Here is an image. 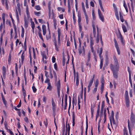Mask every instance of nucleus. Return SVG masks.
Returning <instances> with one entry per match:
<instances>
[{"label":"nucleus","mask_w":135,"mask_h":135,"mask_svg":"<svg viewBox=\"0 0 135 135\" xmlns=\"http://www.w3.org/2000/svg\"><path fill=\"white\" fill-rule=\"evenodd\" d=\"M92 15L93 19L94 20H95V14L94 11H93L92 12Z\"/></svg>","instance_id":"052dcab7"},{"label":"nucleus","mask_w":135,"mask_h":135,"mask_svg":"<svg viewBox=\"0 0 135 135\" xmlns=\"http://www.w3.org/2000/svg\"><path fill=\"white\" fill-rule=\"evenodd\" d=\"M48 8L49 9V18H50V17L52 15V16H54V14L53 12H52V13H51V6H48Z\"/></svg>","instance_id":"a211bd4d"},{"label":"nucleus","mask_w":135,"mask_h":135,"mask_svg":"<svg viewBox=\"0 0 135 135\" xmlns=\"http://www.w3.org/2000/svg\"><path fill=\"white\" fill-rule=\"evenodd\" d=\"M106 111V109H104V123H105L106 121V114L105 113V112Z\"/></svg>","instance_id":"de8ad7c7"},{"label":"nucleus","mask_w":135,"mask_h":135,"mask_svg":"<svg viewBox=\"0 0 135 135\" xmlns=\"http://www.w3.org/2000/svg\"><path fill=\"white\" fill-rule=\"evenodd\" d=\"M42 56V60L43 61H44V59H46L47 58L46 54L44 53L43 54H41Z\"/></svg>","instance_id":"a18cd8bd"},{"label":"nucleus","mask_w":135,"mask_h":135,"mask_svg":"<svg viewBox=\"0 0 135 135\" xmlns=\"http://www.w3.org/2000/svg\"><path fill=\"white\" fill-rule=\"evenodd\" d=\"M68 1V11H70L71 7H70V1Z\"/></svg>","instance_id":"bf43d9fd"},{"label":"nucleus","mask_w":135,"mask_h":135,"mask_svg":"<svg viewBox=\"0 0 135 135\" xmlns=\"http://www.w3.org/2000/svg\"><path fill=\"white\" fill-rule=\"evenodd\" d=\"M119 36H120V40L121 42L122 43V45H124V43L123 38L121 34V33L120 32L119 33Z\"/></svg>","instance_id":"a878e982"},{"label":"nucleus","mask_w":135,"mask_h":135,"mask_svg":"<svg viewBox=\"0 0 135 135\" xmlns=\"http://www.w3.org/2000/svg\"><path fill=\"white\" fill-rule=\"evenodd\" d=\"M109 119L110 121V124L111 125H112V122L113 121H114V117H109Z\"/></svg>","instance_id":"49530a36"},{"label":"nucleus","mask_w":135,"mask_h":135,"mask_svg":"<svg viewBox=\"0 0 135 135\" xmlns=\"http://www.w3.org/2000/svg\"><path fill=\"white\" fill-rule=\"evenodd\" d=\"M116 48L117 50L118 54V55H120V51L119 47Z\"/></svg>","instance_id":"0e129e2a"},{"label":"nucleus","mask_w":135,"mask_h":135,"mask_svg":"<svg viewBox=\"0 0 135 135\" xmlns=\"http://www.w3.org/2000/svg\"><path fill=\"white\" fill-rule=\"evenodd\" d=\"M48 31L49 34L46 36V39L47 40H48L51 38V33L50 29H49V30H48Z\"/></svg>","instance_id":"5701e85b"},{"label":"nucleus","mask_w":135,"mask_h":135,"mask_svg":"<svg viewBox=\"0 0 135 135\" xmlns=\"http://www.w3.org/2000/svg\"><path fill=\"white\" fill-rule=\"evenodd\" d=\"M118 71H113L112 72L113 74V76L116 79H117L118 78Z\"/></svg>","instance_id":"412c9836"},{"label":"nucleus","mask_w":135,"mask_h":135,"mask_svg":"<svg viewBox=\"0 0 135 135\" xmlns=\"http://www.w3.org/2000/svg\"><path fill=\"white\" fill-rule=\"evenodd\" d=\"M19 1H16V2L17 3V9L18 10V12H19V15H21V9L20 8V3L18 2Z\"/></svg>","instance_id":"dca6fc26"},{"label":"nucleus","mask_w":135,"mask_h":135,"mask_svg":"<svg viewBox=\"0 0 135 135\" xmlns=\"http://www.w3.org/2000/svg\"><path fill=\"white\" fill-rule=\"evenodd\" d=\"M51 104L52 106V109L53 113H54L56 110V105L54 102V99L52 98L51 99Z\"/></svg>","instance_id":"0eeeda50"},{"label":"nucleus","mask_w":135,"mask_h":135,"mask_svg":"<svg viewBox=\"0 0 135 135\" xmlns=\"http://www.w3.org/2000/svg\"><path fill=\"white\" fill-rule=\"evenodd\" d=\"M124 3H123V6L124 7L126 11L127 12H128V9L127 7V5L126 4L125 2V1H124Z\"/></svg>","instance_id":"c03bdc74"},{"label":"nucleus","mask_w":135,"mask_h":135,"mask_svg":"<svg viewBox=\"0 0 135 135\" xmlns=\"http://www.w3.org/2000/svg\"><path fill=\"white\" fill-rule=\"evenodd\" d=\"M97 29V36L95 39V41L97 43H98L99 41V37L100 38V33L101 32L100 29L99 30L98 26L97 25L96 26Z\"/></svg>","instance_id":"20e7f679"},{"label":"nucleus","mask_w":135,"mask_h":135,"mask_svg":"<svg viewBox=\"0 0 135 135\" xmlns=\"http://www.w3.org/2000/svg\"><path fill=\"white\" fill-rule=\"evenodd\" d=\"M99 84V81L97 79L96 81L95 82V87L97 88Z\"/></svg>","instance_id":"09e8293b"},{"label":"nucleus","mask_w":135,"mask_h":135,"mask_svg":"<svg viewBox=\"0 0 135 135\" xmlns=\"http://www.w3.org/2000/svg\"><path fill=\"white\" fill-rule=\"evenodd\" d=\"M94 43V40L93 38L91 37L90 40V46H93Z\"/></svg>","instance_id":"2f4dec72"},{"label":"nucleus","mask_w":135,"mask_h":135,"mask_svg":"<svg viewBox=\"0 0 135 135\" xmlns=\"http://www.w3.org/2000/svg\"><path fill=\"white\" fill-rule=\"evenodd\" d=\"M8 62L9 63H10L11 61V53L10 52L8 58Z\"/></svg>","instance_id":"4d7b16f0"},{"label":"nucleus","mask_w":135,"mask_h":135,"mask_svg":"<svg viewBox=\"0 0 135 135\" xmlns=\"http://www.w3.org/2000/svg\"><path fill=\"white\" fill-rule=\"evenodd\" d=\"M52 88V87L51 85V84H47V89L49 90V91H51Z\"/></svg>","instance_id":"cd10ccee"},{"label":"nucleus","mask_w":135,"mask_h":135,"mask_svg":"<svg viewBox=\"0 0 135 135\" xmlns=\"http://www.w3.org/2000/svg\"><path fill=\"white\" fill-rule=\"evenodd\" d=\"M44 82L45 83H47V84H50V80L48 78H46V80H45Z\"/></svg>","instance_id":"ea45409f"},{"label":"nucleus","mask_w":135,"mask_h":135,"mask_svg":"<svg viewBox=\"0 0 135 135\" xmlns=\"http://www.w3.org/2000/svg\"><path fill=\"white\" fill-rule=\"evenodd\" d=\"M58 32L57 41H56V38H55L53 40V42L55 46V48L56 51H59V48L61 45V41L60 40V36L61 35V29L58 28L57 30Z\"/></svg>","instance_id":"f257e3e1"},{"label":"nucleus","mask_w":135,"mask_h":135,"mask_svg":"<svg viewBox=\"0 0 135 135\" xmlns=\"http://www.w3.org/2000/svg\"><path fill=\"white\" fill-rule=\"evenodd\" d=\"M43 34L44 36L45 35L46 33V27L45 25H43L42 26Z\"/></svg>","instance_id":"f3484780"},{"label":"nucleus","mask_w":135,"mask_h":135,"mask_svg":"<svg viewBox=\"0 0 135 135\" xmlns=\"http://www.w3.org/2000/svg\"><path fill=\"white\" fill-rule=\"evenodd\" d=\"M53 72L54 77L55 79V80L56 81L57 80V77L56 75V73L54 70H53Z\"/></svg>","instance_id":"79ce46f5"},{"label":"nucleus","mask_w":135,"mask_h":135,"mask_svg":"<svg viewBox=\"0 0 135 135\" xmlns=\"http://www.w3.org/2000/svg\"><path fill=\"white\" fill-rule=\"evenodd\" d=\"M13 28L14 30L15 33H17V28L15 25L13 26Z\"/></svg>","instance_id":"e2e57ef3"},{"label":"nucleus","mask_w":135,"mask_h":135,"mask_svg":"<svg viewBox=\"0 0 135 135\" xmlns=\"http://www.w3.org/2000/svg\"><path fill=\"white\" fill-rule=\"evenodd\" d=\"M122 27L124 32H127V30L126 28L123 24H122Z\"/></svg>","instance_id":"72a5a7b5"},{"label":"nucleus","mask_w":135,"mask_h":135,"mask_svg":"<svg viewBox=\"0 0 135 135\" xmlns=\"http://www.w3.org/2000/svg\"><path fill=\"white\" fill-rule=\"evenodd\" d=\"M79 55H80L82 53V56H84L85 55V49L84 46L81 47H79L78 49Z\"/></svg>","instance_id":"423d86ee"},{"label":"nucleus","mask_w":135,"mask_h":135,"mask_svg":"<svg viewBox=\"0 0 135 135\" xmlns=\"http://www.w3.org/2000/svg\"><path fill=\"white\" fill-rule=\"evenodd\" d=\"M92 25L93 29V33L94 37H95L96 35V28L94 21L92 22Z\"/></svg>","instance_id":"9b49d317"},{"label":"nucleus","mask_w":135,"mask_h":135,"mask_svg":"<svg viewBox=\"0 0 135 135\" xmlns=\"http://www.w3.org/2000/svg\"><path fill=\"white\" fill-rule=\"evenodd\" d=\"M79 26V31L80 32H81L82 30V27L81 24H78Z\"/></svg>","instance_id":"603ef678"},{"label":"nucleus","mask_w":135,"mask_h":135,"mask_svg":"<svg viewBox=\"0 0 135 135\" xmlns=\"http://www.w3.org/2000/svg\"><path fill=\"white\" fill-rule=\"evenodd\" d=\"M107 95H108V92L107 91L106 92L105 94V97L106 99L107 102V103L108 104H109V99L107 96Z\"/></svg>","instance_id":"f704fd0d"},{"label":"nucleus","mask_w":135,"mask_h":135,"mask_svg":"<svg viewBox=\"0 0 135 135\" xmlns=\"http://www.w3.org/2000/svg\"><path fill=\"white\" fill-rule=\"evenodd\" d=\"M21 36L22 38H23L24 36L25 30L24 29L22 26H21Z\"/></svg>","instance_id":"b1692460"},{"label":"nucleus","mask_w":135,"mask_h":135,"mask_svg":"<svg viewBox=\"0 0 135 135\" xmlns=\"http://www.w3.org/2000/svg\"><path fill=\"white\" fill-rule=\"evenodd\" d=\"M34 13L35 15L37 16H40V15L41 14V13L40 12H36V11H34Z\"/></svg>","instance_id":"a19ab883"},{"label":"nucleus","mask_w":135,"mask_h":135,"mask_svg":"<svg viewBox=\"0 0 135 135\" xmlns=\"http://www.w3.org/2000/svg\"><path fill=\"white\" fill-rule=\"evenodd\" d=\"M38 34L39 37L42 40V42H44V40L42 36V35L41 33H40V32H38Z\"/></svg>","instance_id":"4c0bfd02"},{"label":"nucleus","mask_w":135,"mask_h":135,"mask_svg":"<svg viewBox=\"0 0 135 135\" xmlns=\"http://www.w3.org/2000/svg\"><path fill=\"white\" fill-rule=\"evenodd\" d=\"M115 65H114L112 64H111L110 65V68L112 72L114 71H118L119 70V64H114Z\"/></svg>","instance_id":"7ed1b4c3"},{"label":"nucleus","mask_w":135,"mask_h":135,"mask_svg":"<svg viewBox=\"0 0 135 135\" xmlns=\"http://www.w3.org/2000/svg\"><path fill=\"white\" fill-rule=\"evenodd\" d=\"M98 14L99 19L102 21V22H104V19L102 13L101 11L99 9H98Z\"/></svg>","instance_id":"1a4fd4ad"},{"label":"nucleus","mask_w":135,"mask_h":135,"mask_svg":"<svg viewBox=\"0 0 135 135\" xmlns=\"http://www.w3.org/2000/svg\"><path fill=\"white\" fill-rule=\"evenodd\" d=\"M3 102L5 105H6L7 104V102L6 101L5 98L2 99Z\"/></svg>","instance_id":"69168bd1"},{"label":"nucleus","mask_w":135,"mask_h":135,"mask_svg":"<svg viewBox=\"0 0 135 135\" xmlns=\"http://www.w3.org/2000/svg\"><path fill=\"white\" fill-rule=\"evenodd\" d=\"M35 8L38 11L41 9V8L39 5L36 6Z\"/></svg>","instance_id":"6e6d98bb"},{"label":"nucleus","mask_w":135,"mask_h":135,"mask_svg":"<svg viewBox=\"0 0 135 135\" xmlns=\"http://www.w3.org/2000/svg\"><path fill=\"white\" fill-rule=\"evenodd\" d=\"M124 98L126 107L128 108L129 106L130 100L127 90H126L124 94Z\"/></svg>","instance_id":"f03ea898"},{"label":"nucleus","mask_w":135,"mask_h":135,"mask_svg":"<svg viewBox=\"0 0 135 135\" xmlns=\"http://www.w3.org/2000/svg\"><path fill=\"white\" fill-rule=\"evenodd\" d=\"M2 18L3 20V23H2V24L3 25H5V14L4 13H3L2 14Z\"/></svg>","instance_id":"393cba45"},{"label":"nucleus","mask_w":135,"mask_h":135,"mask_svg":"<svg viewBox=\"0 0 135 135\" xmlns=\"http://www.w3.org/2000/svg\"><path fill=\"white\" fill-rule=\"evenodd\" d=\"M100 82L101 83L100 87V90L101 93H102L104 90V79L103 77L101 79Z\"/></svg>","instance_id":"6e6552de"},{"label":"nucleus","mask_w":135,"mask_h":135,"mask_svg":"<svg viewBox=\"0 0 135 135\" xmlns=\"http://www.w3.org/2000/svg\"><path fill=\"white\" fill-rule=\"evenodd\" d=\"M72 115L73 126H74L75 125V114L74 112L73 113Z\"/></svg>","instance_id":"aec40b11"},{"label":"nucleus","mask_w":135,"mask_h":135,"mask_svg":"<svg viewBox=\"0 0 135 135\" xmlns=\"http://www.w3.org/2000/svg\"><path fill=\"white\" fill-rule=\"evenodd\" d=\"M91 53L90 51H89L88 52L87 55V59L85 61V64L86 66H88L90 64V61L91 59Z\"/></svg>","instance_id":"39448f33"},{"label":"nucleus","mask_w":135,"mask_h":135,"mask_svg":"<svg viewBox=\"0 0 135 135\" xmlns=\"http://www.w3.org/2000/svg\"><path fill=\"white\" fill-rule=\"evenodd\" d=\"M100 68L102 69L103 66V58L100 59Z\"/></svg>","instance_id":"58836bf2"},{"label":"nucleus","mask_w":135,"mask_h":135,"mask_svg":"<svg viewBox=\"0 0 135 135\" xmlns=\"http://www.w3.org/2000/svg\"><path fill=\"white\" fill-rule=\"evenodd\" d=\"M24 51L22 52L21 56V61L23 62L24 60L25 55H24Z\"/></svg>","instance_id":"7c9ffc66"},{"label":"nucleus","mask_w":135,"mask_h":135,"mask_svg":"<svg viewBox=\"0 0 135 135\" xmlns=\"http://www.w3.org/2000/svg\"><path fill=\"white\" fill-rule=\"evenodd\" d=\"M26 12L27 17L28 18L30 17V13H29V10H28V9L27 7L26 8Z\"/></svg>","instance_id":"37998d69"},{"label":"nucleus","mask_w":135,"mask_h":135,"mask_svg":"<svg viewBox=\"0 0 135 135\" xmlns=\"http://www.w3.org/2000/svg\"><path fill=\"white\" fill-rule=\"evenodd\" d=\"M8 3H9L8 1H2V3L3 5H5L6 8L7 9H8Z\"/></svg>","instance_id":"f8f14e48"},{"label":"nucleus","mask_w":135,"mask_h":135,"mask_svg":"<svg viewBox=\"0 0 135 135\" xmlns=\"http://www.w3.org/2000/svg\"><path fill=\"white\" fill-rule=\"evenodd\" d=\"M86 128L85 131V135H87V131L88 128V122L87 117H86Z\"/></svg>","instance_id":"4be33fe9"},{"label":"nucleus","mask_w":135,"mask_h":135,"mask_svg":"<svg viewBox=\"0 0 135 135\" xmlns=\"http://www.w3.org/2000/svg\"><path fill=\"white\" fill-rule=\"evenodd\" d=\"M39 22L41 23H44V21L42 19H38Z\"/></svg>","instance_id":"774afa93"},{"label":"nucleus","mask_w":135,"mask_h":135,"mask_svg":"<svg viewBox=\"0 0 135 135\" xmlns=\"http://www.w3.org/2000/svg\"><path fill=\"white\" fill-rule=\"evenodd\" d=\"M93 81L90 80L89 82L88 85V92H89L90 90V87L92 86L93 83Z\"/></svg>","instance_id":"ddd939ff"},{"label":"nucleus","mask_w":135,"mask_h":135,"mask_svg":"<svg viewBox=\"0 0 135 135\" xmlns=\"http://www.w3.org/2000/svg\"><path fill=\"white\" fill-rule=\"evenodd\" d=\"M76 85L78 86L79 84V76L78 75H77L76 77Z\"/></svg>","instance_id":"c756f323"},{"label":"nucleus","mask_w":135,"mask_h":135,"mask_svg":"<svg viewBox=\"0 0 135 135\" xmlns=\"http://www.w3.org/2000/svg\"><path fill=\"white\" fill-rule=\"evenodd\" d=\"M32 88L33 90V92L35 93L37 91V89L36 88L35 86H33L32 87Z\"/></svg>","instance_id":"5fc2aeb1"},{"label":"nucleus","mask_w":135,"mask_h":135,"mask_svg":"<svg viewBox=\"0 0 135 135\" xmlns=\"http://www.w3.org/2000/svg\"><path fill=\"white\" fill-rule=\"evenodd\" d=\"M5 25H3L2 24V22L1 23L0 26V31L1 32H2L3 30L5 29Z\"/></svg>","instance_id":"bb28decb"},{"label":"nucleus","mask_w":135,"mask_h":135,"mask_svg":"<svg viewBox=\"0 0 135 135\" xmlns=\"http://www.w3.org/2000/svg\"><path fill=\"white\" fill-rule=\"evenodd\" d=\"M103 49L102 47L100 48L99 50L97 51V53H99V56L100 59L103 58V56H102V54L103 52Z\"/></svg>","instance_id":"4468645a"},{"label":"nucleus","mask_w":135,"mask_h":135,"mask_svg":"<svg viewBox=\"0 0 135 135\" xmlns=\"http://www.w3.org/2000/svg\"><path fill=\"white\" fill-rule=\"evenodd\" d=\"M114 45L115 48H117L118 47H119L118 44V42L116 40L115 38H114Z\"/></svg>","instance_id":"c9c22d12"},{"label":"nucleus","mask_w":135,"mask_h":135,"mask_svg":"<svg viewBox=\"0 0 135 135\" xmlns=\"http://www.w3.org/2000/svg\"><path fill=\"white\" fill-rule=\"evenodd\" d=\"M78 24H81V14L80 12H78Z\"/></svg>","instance_id":"6ab92c4d"},{"label":"nucleus","mask_w":135,"mask_h":135,"mask_svg":"<svg viewBox=\"0 0 135 135\" xmlns=\"http://www.w3.org/2000/svg\"><path fill=\"white\" fill-rule=\"evenodd\" d=\"M46 98L45 96H44L42 98V100L44 102H45V103L46 101Z\"/></svg>","instance_id":"338daca9"},{"label":"nucleus","mask_w":135,"mask_h":135,"mask_svg":"<svg viewBox=\"0 0 135 135\" xmlns=\"http://www.w3.org/2000/svg\"><path fill=\"white\" fill-rule=\"evenodd\" d=\"M2 73L3 78H5L6 75V68L4 66H3L2 67Z\"/></svg>","instance_id":"9d476101"},{"label":"nucleus","mask_w":135,"mask_h":135,"mask_svg":"<svg viewBox=\"0 0 135 135\" xmlns=\"http://www.w3.org/2000/svg\"><path fill=\"white\" fill-rule=\"evenodd\" d=\"M24 26L25 28H26L28 27V22L27 20L25 18H24Z\"/></svg>","instance_id":"473e14b6"},{"label":"nucleus","mask_w":135,"mask_h":135,"mask_svg":"<svg viewBox=\"0 0 135 135\" xmlns=\"http://www.w3.org/2000/svg\"><path fill=\"white\" fill-rule=\"evenodd\" d=\"M49 74L50 76V78L52 79L53 78V76L52 73V70L51 69L50 71Z\"/></svg>","instance_id":"13d9d810"},{"label":"nucleus","mask_w":135,"mask_h":135,"mask_svg":"<svg viewBox=\"0 0 135 135\" xmlns=\"http://www.w3.org/2000/svg\"><path fill=\"white\" fill-rule=\"evenodd\" d=\"M127 70L129 73V81L130 83H131L132 82L131 77V71L130 70L129 67L128 66L127 67Z\"/></svg>","instance_id":"2eb2a0df"},{"label":"nucleus","mask_w":135,"mask_h":135,"mask_svg":"<svg viewBox=\"0 0 135 135\" xmlns=\"http://www.w3.org/2000/svg\"><path fill=\"white\" fill-rule=\"evenodd\" d=\"M91 52L93 53V54H95V52L94 50L93 46H90Z\"/></svg>","instance_id":"8fccbe9b"},{"label":"nucleus","mask_w":135,"mask_h":135,"mask_svg":"<svg viewBox=\"0 0 135 135\" xmlns=\"http://www.w3.org/2000/svg\"><path fill=\"white\" fill-rule=\"evenodd\" d=\"M100 106L99 105V104L97 107V115H98L99 114V112H100Z\"/></svg>","instance_id":"864d4df0"},{"label":"nucleus","mask_w":135,"mask_h":135,"mask_svg":"<svg viewBox=\"0 0 135 135\" xmlns=\"http://www.w3.org/2000/svg\"><path fill=\"white\" fill-rule=\"evenodd\" d=\"M119 15L120 17V19L122 22H123L124 21L123 16L122 15L120 12H119Z\"/></svg>","instance_id":"e433bc0d"},{"label":"nucleus","mask_w":135,"mask_h":135,"mask_svg":"<svg viewBox=\"0 0 135 135\" xmlns=\"http://www.w3.org/2000/svg\"><path fill=\"white\" fill-rule=\"evenodd\" d=\"M16 17L17 18V21L18 23H19L20 20H19L18 14V11L16 9Z\"/></svg>","instance_id":"c85d7f7f"},{"label":"nucleus","mask_w":135,"mask_h":135,"mask_svg":"<svg viewBox=\"0 0 135 135\" xmlns=\"http://www.w3.org/2000/svg\"><path fill=\"white\" fill-rule=\"evenodd\" d=\"M33 57L35 59L36 57L35 51V50L33 48Z\"/></svg>","instance_id":"3c124183"},{"label":"nucleus","mask_w":135,"mask_h":135,"mask_svg":"<svg viewBox=\"0 0 135 135\" xmlns=\"http://www.w3.org/2000/svg\"><path fill=\"white\" fill-rule=\"evenodd\" d=\"M53 22H54V26L55 27V29H56V21L55 19H54L53 20Z\"/></svg>","instance_id":"680f3d73"}]
</instances>
